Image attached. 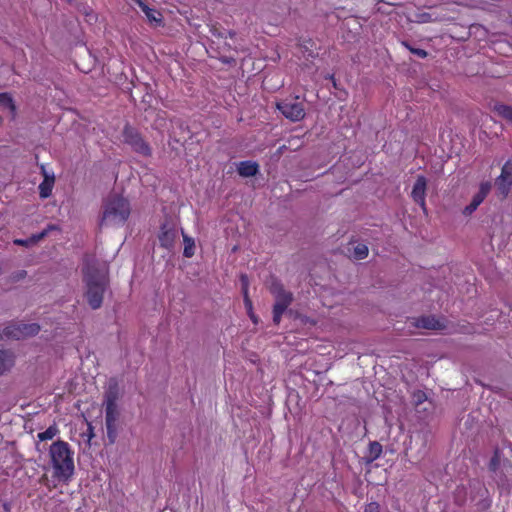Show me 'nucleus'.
I'll use <instances>...</instances> for the list:
<instances>
[{"label": "nucleus", "mask_w": 512, "mask_h": 512, "mask_svg": "<svg viewBox=\"0 0 512 512\" xmlns=\"http://www.w3.org/2000/svg\"><path fill=\"white\" fill-rule=\"evenodd\" d=\"M107 265L97 263L94 259H87L83 268V279L86 285L87 301L92 309L101 306L103 295L108 283Z\"/></svg>", "instance_id": "obj_1"}, {"label": "nucleus", "mask_w": 512, "mask_h": 512, "mask_svg": "<svg viewBox=\"0 0 512 512\" xmlns=\"http://www.w3.org/2000/svg\"><path fill=\"white\" fill-rule=\"evenodd\" d=\"M74 452L70 445L62 440L51 444L49 448L50 464L53 478L58 482L69 483L74 475Z\"/></svg>", "instance_id": "obj_2"}, {"label": "nucleus", "mask_w": 512, "mask_h": 512, "mask_svg": "<svg viewBox=\"0 0 512 512\" xmlns=\"http://www.w3.org/2000/svg\"><path fill=\"white\" fill-rule=\"evenodd\" d=\"M130 211V204L125 198L116 194L110 195L103 204L101 225H123L128 219Z\"/></svg>", "instance_id": "obj_3"}, {"label": "nucleus", "mask_w": 512, "mask_h": 512, "mask_svg": "<svg viewBox=\"0 0 512 512\" xmlns=\"http://www.w3.org/2000/svg\"><path fill=\"white\" fill-rule=\"evenodd\" d=\"M39 331L40 326L36 323L12 322L3 328L0 338L20 340L34 336Z\"/></svg>", "instance_id": "obj_4"}, {"label": "nucleus", "mask_w": 512, "mask_h": 512, "mask_svg": "<svg viewBox=\"0 0 512 512\" xmlns=\"http://www.w3.org/2000/svg\"><path fill=\"white\" fill-rule=\"evenodd\" d=\"M118 418V410L115 399L108 396L106 399L105 407V424L107 429V436L111 443L116 439L117 427L116 422Z\"/></svg>", "instance_id": "obj_5"}, {"label": "nucleus", "mask_w": 512, "mask_h": 512, "mask_svg": "<svg viewBox=\"0 0 512 512\" xmlns=\"http://www.w3.org/2000/svg\"><path fill=\"white\" fill-rule=\"evenodd\" d=\"M278 110L291 121H300L305 116V110L301 103L296 100H285L277 103Z\"/></svg>", "instance_id": "obj_6"}, {"label": "nucleus", "mask_w": 512, "mask_h": 512, "mask_svg": "<svg viewBox=\"0 0 512 512\" xmlns=\"http://www.w3.org/2000/svg\"><path fill=\"white\" fill-rule=\"evenodd\" d=\"M492 185L490 182H482L479 186V191L473 196L470 204H468L462 211L463 215L470 216L482 204L484 199L489 194Z\"/></svg>", "instance_id": "obj_7"}, {"label": "nucleus", "mask_w": 512, "mask_h": 512, "mask_svg": "<svg viewBox=\"0 0 512 512\" xmlns=\"http://www.w3.org/2000/svg\"><path fill=\"white\" fill-rule=\"evenodd\" d=\"M426 189L427 179L424 176H417L416 181L413 185L411 197L421 207L423 212L426 213Z\"/></svg>", "instance_id": "obj_8"}, {"label": "nucleus", "mask_w": 512, "mask_h": 512, "mask_svg": "<svg viewBox=\"0 0 512 512\" xmlns=\"http://www.w3.org/2000/svg\"><path fill=\"white\" fill-rule=\"evenodd\" d=\"M123 136L124 141L131 145L135 151L143 155L150 154V148L148 147V145L133 129L126 127Z\"/></svg>", "instance_id": "obj_9"}, {"label": "nucleus", "mask_w": 512, "mask_h": 512, "mask_svg": "<svg viewBox=\"0 0 512 512\" xmlns=\"http://www.w3.org/2000/svg\"><path fill=\"white\" fill-rule=\"evenodd\" d=\"M512 184V163L507 161L503 167L500 176L496 179L495 185L502 196H506Z\"/></svg>", "instance_id": "obj_10"}, {"label": "nucleus", "mask_w": 512, "mask_h": 512, "mask_svg": "<svg viewBox=\"0 0 512 512\" xmlns=\"http://www.w3.org/2000/svg\"><path fill=\"white\" fill-rule=\"evenodd\" d=\"M269 290L271 294L275 297V303H285V305L289 306L292 302V294L286 291L283 288V285L273 279L269 285Z\"/></svg>", "instance_id": "obj_11"}, {"label": "nucleus", "mask_w": 512, "mask_h": 512, "mask_svg": "<svg viewBox=\"0 0 512 512\" xmlns=\"http://www.w3.org/2000/svg\"><path fill=\"white\" fill-rule=\"evenodd\" d=\"M176 236H177L176 229L169 225L164 224L161 227L159 241L163 247L169 248L173 245L174 240L176 239Z\"/></svg>", "instance_id": "obj_12"}, {"label": "nucleus", "mask_w": 512, "mask_h": 512, "mask_svg": "<svg viewBox=\"0 0 512 512\" xmlns=\"http://www.w3.org/2000/svg\"><path fill=\"white\" fill-rule=\"evenodd\" d=\"M42 170H43V174H44V180L39 185V193H40L41 198H47L51 195V192H52V189L54 186L55 177L53 174H51V175L48 174L44 170V167H42Z\"/></svg>", "instance_id": "obj_13"}, {"label": "nucleus", "mask_w": 512, "mask_h": 512, "mask_svg": "<svg viewBox=\"0 0 512 512\" xmlns=\"http://www.w3.org/2000/svg\"><path fill=\"white\" fill-rule=\"evenodd\" d=\"M15 363L14 354L9 350H0V375L8 372Z\"/></svg>", "instance_id": "obj_14"}, {"label": "nucleus", "mask_w": 512, "mask_h": 512, "mask_svg": "<svg viewBox=\"0 0 512 512\" xmlns=\"http://www.w3.org/2000/svg\"><path fill=\"white\" fill-rule=\"evenodd\" d=\"M258 164L253 161H242L238 164L237 171L243 177H251L257 174Z\"/></svg>", "instance_id": "obj_15"}, {"label": "nucleus", "mask_w": 512, "mask_h": 512, "mask_svg": "<svg viewBox=\"0 0 512 512\" xmlns=\"http://www.w3.org/2000/svg\"><path fill=\"white\" fill-rule=\"evenodd\" d=\"M416 326L419 328L437 330L441 329V323L434 317H422L416 320Z\"/></svg>", "instance_id": "obj_16"}, {"label": "nucleus", "mask_w": 512, "mask_h": 512, "mask_svg": "<svg viewBox=\"0 0 512 512\" xmlns=\"http://www.w3.org/2000/svg\"><path fill=\"white\" fill-rule=\"evenodd\" d=\"M494 112L502 118L506 119L512 124V106L506 104H495L493 108Z\"/></svg>", "instance_id": "obj_17"}, {"label": "nucleus", "mask_w": 512, "mask_h": 512, "mask_svg": "<svg viewBox=\"0 0 512 512\" xmlns=\"http://www.w3.org/2000/svg\"><path fill=\"white\" fill-rule=\"evenodd\" d=\"M144 14L146 15L147 19L154 23L155 25H160L162 23V17L160 12L157 10L149 8L147 5L142 9Z\"/></svg>", "instance_id": "obj_18"}, {"label": "nucleus", "mask_w": 512, "mask_h": 512, "mask_svg": "<svg viewBox=\"0 0 512 512\" xmlns=\"http://www.w3.org/2000/svg\"><path fill=\"white\" fill-rule=\"evenodd\" d=\"M183 241H184L183 255L187 258H190L195 253V242L191 237H189L187 235H183Z\"/></svg>", "instance_id": "obj_19"}, {"label": "nucleus", "mask_w": 512, "mask_h": 512, "mask_svg": "<svg viewBox=\"0 0 512 512\" xmlns=\"http://www.w3.org/2000/svg\"><path fill=\"white\" fill-rule=\"evenodd\" d=\"M59 433V429L56 425L49 426L45 431L38 434V438L41 441L51 440Z\"/></svg>", "instance_id": "obj_20"}, {"label": "nucleus", "mask_w": 512, "mask_h": 512, "mask_svg": "<svg viewBox=\"0 0 512 512\" xmlns=\"http://www.w3.org/2000/svg\"><path fill=\"white\" fill-rule=\"evenodd\" d=\"M368 251V247L365 244L359 243L354 247L352 256L356 260H361L367 257Z\"/></svg>", "instance_id": "obj_21"}, {"label": "nucleus", "mask_w": 512, "mask_h": 512, "mask_svg": "<svg viewBox=\"0 0 512 512\" xmlns=\"http://www.w3.org/2000/svg\"><path fill=\"white\" fill-rule=\"evenodd\" d=\"M288 308L285 303H275L273 307V321L278 324L285 310Z\"/></svg>", "instance_id": "obj_22"}, {"label": "nucleus", "mask_w": 512, "mask_h": 512, "mask_svg": "<svg viewBox=\"0 0 512 512\" xmlns=\"http://www.w3.org/2000/svg\"><path fill=\"white\" fill-rule=\"evenodd\" d=\"M8 108L11 111H14L15 106L13 104V100L11 96L8 93H1L0 94V108Z\"/></svg>", "instance_id": "obj_23"}, {"label": "nucleus", "mask_w": 512, "mask_h": 512, "mask_svg": "<svg viewBox=\"0 0 512 512\" xmlns=\"http://www.w3.org/2000/svg\"><path fill=\"white\" fill-rule=\"evenodd\" d=\"M382 453V446L378 442H372L369 445V455L371 460H376Z\"/></svg>", "instance_id": "obj_24"}, {"label": "nucleus", "mask_w": 512, "mask_h": 512, "mask_svg": "<svg viewBox=\"0 0 512 512\" xmlns=\"http://www.w3.org/2000/svg\"><path fill=\"white\" fill-rule=\"evenodd\" d=\"M56 229H58L56 225H48L47 228H45L41 233L32 235V241L34 243H37L38 241L46 237L50 231Z\"/></svg>", "instance_id": "obj_25"}, {"label": "nucleus", "mask_w": 512, "mask_h": 512, "mask_svg": "<svg viewBox=\"0 0 512 512\" xmlns=\"http://www.w3.org/2000/svg\"><path fill=\"white\" fill-rule=\"evenodd\" d=\"M241 280H242V283H243V286H244V302H245V306L246 308L250 311L252 309V302L251 300L249 299L248 297V292H247V277L242 275L241 276Z\"/></svg>", "instance_id": "obj_26"}, {"label": "nucleus", "mask_w": 512, "mask_h": 512, "mask_svg": "<svg viewBox=\"0 0 512 512\" xmlns=\"http://www.w3.org/2000/svg\"><path fill=\"white\" fill-rule=\"evenodd\" d=\"M363 512H379V505L376 502L367 504Z\"/></svg>", "instance_id": "obj_27"}, {"label": "nucleus", "mask_w": 512, "mask_h": 512, "mask_svg": "<svg viewBox=\"0 0 512 512\" xmlns=\"http://www.w3.org/2000/svg\"><path fill=\"white\" fill-rule=\"evenodd\" d=\"M14 244L19 246H28L30 244H34L32 241V236L29 239H15Z\"/></svg>", "instance_id": "obj_28"}, {"label": "nucleus", "mask_w": 512, "mask_h": 512, "mask_svg": "<svg viewBox=\"0 0 512 512\" xmlns=\"http://www.w3.org/2000/svg\"><path fill=\"white\" fill-rule=\"evenodd\" d=\"M410 51L417 55L418 57L420 58H425L427 56V52L423 49H419V48H410Z\"/></svg>", "instance_id": "obj_29"}, {"label": "nucleus", "mask_w": 512, "mask_h": 512, "mask_svg": "<svg viewBox=\"0 0 512 512\" xmlns=\"http://www.w3.org/2000/svg\"><path fill=\"white\" fill-rule=\"evenodd\" d=\"M497 465H498V459H497V454H496V455L491 459L490 467H491V469L495 470Z\"/></svg>", "instance_id": "obj_30"}, {"label": "nucleus", "mask_w": 512, "mask_h": 512, "mask_svg": "<svg viewBox=\"0 0 512 512\" xmlns=\"http://www.w3.org/2000/svg\"><path fill=\"white\" fill-rule=\"evenodd\" d=\"M135 4H137L141 9H143L146 4L142 0H132Z\"/></svg>", "instance_id": "obj_31"}, {"label": "nucleus", "mask_w": 512, "mask_h": 512, "mask_svg": "<svg viewBox=\"0 0 512 512\" xmlns=\"http://www.w3.org/2000/svg\"><path fill=\"white\" fill-rule=\"evenodd\" d=\"M87 16L90 17V19H95V15H93L92 13L91 14L87 13Z\"/></svg>", "instance_id": "obj_32"}, {"label": "nucleus", "mask_w": 512, "mask_h": 512, "mask_svg": "<svg viewBox=\"0 0 512 512\" xmlns=\"http://www.w3.org/2000/svg\"><path fill=\"white\" fill-rule=\"evenodd\" d=\"M423 396H424V395H419V396H418V399H417V402H418V403H420V402L422 401V397H423Z\"/></svg>", "instance_id": "obj_33"}]
</instances>
